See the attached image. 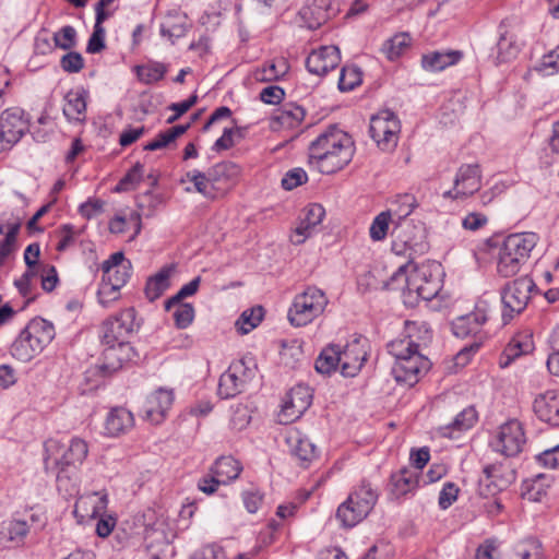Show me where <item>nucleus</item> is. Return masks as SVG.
<instances>
[{
    "mask_svg": "<svg viewBox=\"0 0 559 559\" xmlns=\"http://www.w3.org/2000/svg\"><path fill=\"white\" fill-rule=\"evenodd\" d=\"M431 340L432 333L425 322H406L405 335L388 344V350L395 359L392 374L396 382L413 386L430 369L424 349Z\"/></svg>",
    "mask_w": 559,
    "mask_h": 559,
    "instance_id": "1",
    "label": "nucleus"
},
{
    "mask_svg": "<svg viewBox=\"0 0 559 559\" xmlns=\"http://www.w3.org/2000/svg\"><path fill=\"white\" fill-rule=\"evenodd\" d=\"M354 156L352 138L335 126L320 133L308 146V162L322 174L343 169Z\"/></svg>",
    "mask_w": 559,
    "mask_h": 559,
    "instance_id": "2",
    "label": "nucleus"
},
{
    "mask_svg": "<svg viewBox=\"0 0 559 559\" xmlns=\"http://www.w3.org/2000/svg\"><path fill=\"white\" fill-rule=\"evenodd\" d=\"M53 324L40 317H36L26 324L11 345V355L23 362L32 360L40 354L55 338Z\"/></svg>",
    "mask_w": 559,
    "mask_h": 559,
    "instance_id": "3",
    "label": "nucleus"
},
{
    "mask_svg": "<svg viewBox=\"0 0 559 559\" xmlns=\"http://www.w3.org/2000/svg\"><path fill=\"white\" fill-rule=\"evenodd\" d=\"M537 241L538 236L535 233H516L507 236L498 252V274L502 277L516 275L528 261Z\"/></svg>",
    "mask_w": 559,
    "mask_h": 559,
    "instance_id": "4",
    "label": "nucleus"
},
{
    "mask_svg": "<svg viewBox=\"0 0 559 559\" xmlns=\"http://www.w3.org/2000/svg\"><path fill=\"white\" fill-rule=\"evenodd\" d=\"M392 252L408 259L412 263L427 252L429 245L425 224L420 221L404 219L393 224Z\"/></svg>",
    "mask_w": 559,
    "mask_h": 559,
    "instance_id": "5",
    "label": "nucleus"
},
{
    "mask_svg": "<svg viewBox=\"0 0 559 559\" xmlns=\"http://www.w3.org/2000/svg\"><path fill=\"white\" fill-rule=\"evenodd\" d=\"M378 500L377 491L367 481H361L337 508L336 519L344 527H354L373 509Z\"/></svg>",
    "mask_w": 559,
    "mask_h": 559,
    "instance_id": "6",
    "label": "nucleus"
},
{
    "mask_svg": "<svg viewBox=\"0 0 559 559\" xmlns=\"http://www.w3.org/2000/svg\"><path fill=\"white\" fill-rule=\"evenodd\" d=\"M538 292L537 285L528 275L508 282L500 290L503 323L508 324L514 317L521 314L526 309L533 294Z\"/></svg>",
    "mask_w": 559,
    "mask_h": 559,
    "instance_id": "7",
    "label": "nucleus"
},
{
    "mask_svg": "<svg viewBox=\"0 0 559 559\" xmlns=\"http://www.w3.org/2000/svg\"><path fill=\"white\" fill-rule=\"evenodd\" d=\"M87 453V443L83 439L72 438L61 456L55 459V464L58 467L56 480L59 491H64L68 495L76 492L74 471L84 462Z\"/></svg>",
    "mask_w": 559,
    "mask_h": 559,
    "instance_id": "8",
    "label": "nucleus"
},
{
    "mask_svg": "<svg viewBox=\"0 0 559 559\" xmlns=\"http://www.w3.org/2000/svg\"><path fill=\"white\" fill-rule=\"evenodd\" d=\"M329 300L318 287L308 286L295 296L288 309L287 318L294 326H305L324 312Z\"/></svg>",
    "mask_w": 559,
    "mask_h": 559,
    "instance_id": "9",
    "label": "nucleus"
},
{
    "mask_svg": "<svg viewBox=\"0 0 559 559\" xmlns=\"http://www.w3.org/2000/svg\"><path fill=\"white\" fill-rule=\"evenodd\" d=\"M441 265L437 263L415 267L406 280L407 288L416 292L421 299L431 300L441 289Z\"/></svg>",
    "mask_w": 559,
    "mask_h": 559,
    "instance_id": "10",
    "label": "nucleus"
},
{
    "mask_svg": "<svg viewBox=\"0 0 559 559\" xmlns=\"http://www.w3.org/2000/svg\"><path fill=\"white\" fill-rule=\"evenodd\" d=\"M399 132L400 121L392 111H381L370 120V136L382 151H392L397 145Z\"/></svg>",
    "mask_w": 559,
    "mask_h": 559,
    "instance_id": "11",
    "label": "nucleus"
},
{
    "mask_svg": "<svg viewBox=\"0 0 559 559\" xmlns=\"http://www.w3.org/2000/svg\"><path fill=\"white\" fill-rule=\"evenodd\" d=\"M28 130V120L20 107H11L0 115V152L17 143Z\"/></svg>",
    "mask_w": 559,
    "mask_h": 559,
    "instance_id": "12",
    "label": "nucleus"
},
{
    "mask_svg": "<svg viewBox=\"0 0 559 559\" xmlns=\"http://www.w3.org/2000/svg\"><path fill=\"white\" fill-rule=\"evenodd\" d=\"M139 328L135 321L134 308H127L116 316L108 318L102 326V343L127 341Z\"/></svg>",
    "mask_w": 559,
    "mask_h": 559,
    "instance_id": "13",
    "label": "nucleus"
},
{
    "mask_svg": "<svg viewBox=\"0 0 559 559\" xmlns=\"http://www.w3.org/2000/svg\"><path fill=\"white\" fill-rule=\"evenodd\" d=\"M525 443V435L520 421L513 419L500 426L496 439L491 442L495 451L506 456H515Z\"/></svg>",
    "mask_w": 559,
    "mask_h": 559,
    "instance_id": "14",
    "label": "nucleus"
},
{
    "mask_svg": "<svg viewBox=\"0 0 559 559\" xmlns=\"http://www.w3.org/2000/svg\"><path fill=\"white\" fill-rule=\"evenodd\" d=\"M311 400L309 386L298 384L290 389L277 415L278 423L287 425L298 419L309 408Z\"/></svg>",
    "mask_w": 559,
    "mask_h": 559,
    "instance_id": "15",
    "label": "nucleus"
},
{
    "mask_svg": "<svg viewBox=\"0 0 559 559\" xmlns=\"http://www.w3.org/2000/svg\"><path fill=\"white\" fill-rule=\"evenodd\" d=\"M340 367L344 377H355L361 369L367 359V353L361 338L356 337L352 343L344 347L340 346Z\"/></svg>",
    "mask_w": 559,
    "mask_h": 559,
    "instance_id": "16",
    "label": "nucleus"
},
{
    "mask_svg": "<svg viewBox=\"0 0 559 559\" xmlns=\"http://www.w3.org/2000/svg\"><path fill=\"white\" fill-rule=\"evenodd\" d=\"M340 61L341 52L336 46H322L308 56L306 67L310 73L322 76L334 70Z\"/></svg>",
    "mask_w": 559,
    "mask_h": 559,
    "instance_id": "17",
    "label": "nucleus"
},
{
    "mask_svg": "<svg viewBox=\"0 0 559 559\" xmlns=\"http://www.w3.org/2000/svg\"><path fill=\"white\" fill-rule=\"evenodd\" d=\"M174 402V394L170 390L158 389L147 396L143 406V416L152 424H160Z\"/></svg>",
    "mask_w": 559,
    "mask_h": 559,
    "instance_id": "18",
    "label": "nucleus"
},
{
    "mask_svg": "<svg viewBox=\"0 0 559 559\" xmlns=\"http://www.w3.org/2000/svg\"><path fill=\"white\" fill-rule=\"evenodd\" d=\"M480 170L477 164L462 165L454 179V197L466 198L480 189Z\"/></svg>",
    "mask_w": 559,
    "mask_h": 559,
    "instance_id": "19",
    "label": "nucleus"
},
{
    "mask_svg": "<svg viewBox=\"0 0 559 559\" xmlns=\"http://www.w3.org/2000/svg\"><path fill=\"white\" fill-rule=\"evenodd\" d=\"M325 215V210L321 204H309L305 211L304 216L300 218L299 225L296 227L290 240L295 245H300L310 237L312 230L321 224Z\"/></svg>",
    "mask_w": 559,
    "mask_h": 559,
    "instance_id": "20",
    "label": "nucleus"
},
{
    "mask_svg": "<svg viewBox=\"0 0 559 559\" xmlns=\"http://www.w3.org/2000/svg\"><path fill=\"white\" fill-rule=\"evenodd\" d=\"M533 409L542 421L559 427V391L550 390L538 395Z\"/></svg>",
    "mask_w": 559,
    "mask_h": 559,
    "instance_id": "21",
    "label": "nucleus"
},
{
    "mask_svg": "<svg viewBox=\"0 0 559 559\" xmlns=\"http://www.w3.org/2000/svg\"><path fill=\"white\" fill-rule=\"evenodd\" d=\"M463 58L461 50L447 49L428 51L421 56V67L428 72H440L459 63Z\"/></svg>",
    "mask_w": 559,
    "mask_h": 559,
    "instance_id": "22",
    "label": "nucleus"
},
{
    "mask_svg": "<svg viewBox=\"0 0 559 559\" xmlns=\"http://www.w3.org/2000/svg\"><path fill=\"white\" fill-rule=\"evenodd\" d=\"M334 14L329 0H313L299 11L300 19L309 29H317Z\"/></svg>",
    "mask_w": 559,
    "mask_h": 559,
    "instance_id": "23",
    "label": "nucleus"
},
{
    "mask_svg": "<svg viewBox=\"0 0 559 559\" xmlns=\"http://www.w3.org/2000/svg\"><path fill=\"white\" fill-rule=\"evenodd\" d=\"M286 441L289 444L292 455L304 467H307L318 455L316 445L298 430L290 431Z\"/></svg>",
    "mask_w": 559,
    "mask_h": 559,
    "instance_id": "24",
    "label": "nucleus"
},
{
    "mask_svg": "<svg viewBox=\"0 0 559 559\" xmlns=\"http://www.w3.org/2000/svg\"><path fill=\"white\" fill-rule=\"evenodd\" d=\"M88 93L83 87L69 91L64 96L63 115L70 122H83L86 119V99Z\"/></svg>",
    "mask_w": 559,
    "mask_h": 559,
    "instance_id": "25",
    "label": "nucleus"
},
{
    "mask_svg": "<svg viewBox=\"0 0 559 559\" xmlns=\"http://www.w3.org/2000/svg\"><path fill=\"white\" fill-rule=\"evenodd\" d=\"M238 171V166L230 162L218 163L206 171L218 197H223L227 192Z\"/></svg>",
    "mask_w": 559,
    "mask_h": 559,
    "instance_id": "26",
    "label": "nucleus"
},
{
    "mask_svg": "<svg viewBox=\"0 0 559 559\" xmlns=\"http://www.w3.org/2000/svg\"><path fill=\"white\" fill-rule=\"evenodd\" d=\"M107 495L100 491H94L81 496L76 503L74 512L80 513L82 518L95 519L102 516L107 509Z\"/></svg>",
    "mask_w": 559,
    "mask_h": 559,
    "instance_id": "27",
    "label": "nucleus"
},
{
    "mask_svg": "<svg viewBox=\"0 0 559 559\" xmlns=\"http://www.w3.org/2000/svg\"><path fill=\"white\" fill-rule=\"evenodd\" d=\"M487 321L485 309L479 306L476 311L466 316L460 317L453 323V333L457 337H467L469 335L477 336L480 333L481 325Z\"/></svg>",
    "mask_w": 559,
    "mask_h": 559,
    "instance_id": "28",
    "label": "nucleus"
},
{
    "mask_svg": "<svg viewBox=\"0 0 559 559\" xmlns=\"http://www.w3.org/2000/svg\"><path fill=\"white\" fill-rule=\"evenodd\" d=\"M242 370V361H236L221 376L218 394L222 399L234 397L245 389L240 380V371Z\"/></svg>",
    "mask_w": 559,
    "mask_h": 559,
    "instance_id": "29",
    "label": "nucleus"
},
{
    "mask_svg": "<svg viewBox=\"0 0 559 559\" xmlns=\"http://www.w3.org/2000/svg\"><path fill=\"white\" fill-rule=\"evenodd\" d=\"M134 425L133 414L124 407L112 408L105 421L108 436L117 437L129 431Z\"/></svg>",
    "mask_w": 559,
    "mask_h": 559,
    "instance_id": "30",
    "label": "nucleus"
},
{
    "mask_svg": "<svg viewBox=\"0 0 559 559\" xmlns=\"http://www.w3.org/2000/svg\"><path fill=\"white\" fill-rule=\"evenodd\" d=\"M496 49L497 63L508 62L514 59L521 49L515 35L509 32L503 22L499 25V40L497 43Z\"/></svg>",
    "mask_w": 559,
    "mask_h": 559,
    "instance_id": "31",
    "label": "nucleus"
},
{
    "mask_svg": "<svg viewBox=\"0 0 559 559\" xmlns=\"http://www.w3.org/2000/svg\"><path fill=\"white\" fill-rule=\"evenodd\" d=\"M242 467L233 456H221L211 467V473L216 475L221 484L226 485L238 478Z\"/></svg>",
    "mask_w": 559,
    "mask_h": 559,
    "instance_id": "32",
    "label": "nucleus"
},
{
    "mask_svg": "<svg viewBox=\"0 0 559 559\" xmlns=\"http://www.w3.org/2000/svg\"><path fill=\"white\" fill-rule=\"evenodd\" d=\"M187 32V16L178 11L169 12L160 24V35L174 43L185 36Z\"/></svg>",
    "mask_w": 559,
    "mask_h": 559,
    "instance_id": "33",
    "label": "nucleus"
},
{
    "mask_svg": "<svg viewBox=\"0 0 559 559\" xmlns=\"http://www.w3.org/2000/svg\"><path fill=\"white\" fill-rule=\"evenodd\" d=\"M533 349L531 334L518 335L511 340L503 352V358L500 359L502 368L508 367L516 357L528 354Z\"/></svg>",
    "mask_w": 559,
    "mask_h": 559,
    "instance_id": "34",
    "label": "nucleus"
},
{
    "mask_svg": "<svg viewBox=\"0 0 559 559\" xmlns=\"http://www.w3.org/2000/svg\"><path fill=\"white\" fill-rule=\"evenodd\" d=\"M306 110L295 104V103H285L277 110L274 119L285 128L294 129L298 127L301 121L305 119Z\"/></svg>",
    "mask_w": 559,
    "mask_h": 559,
    "instance_id": "35",
    "label": "nucleus"
},
{
    "mask_svg": "<svg viewBox=\"0 0 559 559\" xmlns=\"http://www.w3.org/2000/svg\"><path fill=\"white\" fill-rule=\"evenodd\" d=\"M416 206V198L413 194L405 193L397 195L386 212L390 213V216L393 218V224H395L400 221L411 219L408 216Z\"/></svg>",
    "mask_w": 559,
    "mask_h": 559,
    "instance_id": "36",
    "label": "nucleus"
},
{
    "mask_svg": "<svg viewBox=\"0 0 559 559\" xmlns=\"http://www.w3.org/2000/svg\"><path fill=\"white\" fill-rule=\"evenodd\" d=\"M477 420V413L474 407L468 406L459 413L449 425L441 428L442 436L452 437L453 432L464 431L474 426Z\"/></svg>",
    "mask_w": 559,
    "mask_h": 559,
    "instance_id": "37",
    "label": "nucleus"
},
{
    "mask_svg": "<svg viewBox=\"0 0 559 559\" xmlns=\"http://www.w3.org/2000/svg\"><path fill=\"white\" fill-rule=\"evenodd\" d=\"M340 345H329L322 349L316 360V370L322 374H330L340 366Z\"/></svg>",
    "mask_w": 559,
    "mask_h": 559,
    "instance_id": "38",
    "label": "nucleus"
},
{
    "mask_svg": "<svg viewBox=\"0 0 559 559\" xmlns=\"http://www.w3.org/2000/svg\"><path fill=\"white\" fill-rule=\"evenodd\" d=\"M28 532L29 525L26 521L13 519L3 524L1 535L3 539H7L19 546L24 543Z\"/></svg>",
    "mask_w": 559,
    "mask_h": 559,
    "instance_id": "39",
    "label": "nucleus"
},
{
    "mask_svg": "<svg viewBox=\"0 0 559 559\" xmlns=\"http://www.w3.org/2000/svg\"><path fill=\"white\" fill-rule=\"evenodd\" d=\"M186 177L193 183L194 190L202 194L204 198L210 200L219 198L212 181H210L207 173L193 169L188 171Z\"/></svg>",
    "mask_w": 559,
    "mask_h": 559,
    "instance_id": "40",
    "label": "nucleus"
},
{
    "mask_svg": "<svg viewBox=\"0 0 559 559\" xmlns=\"http://www.w3.org/2000/svg\"><path fill=\"white\" fill-rule=\"evenodd\" d=\"M170 270L163 269L153 277L148 278L145 285V295L150 301L159 298L169 287Z\"/></svg>",
    "mask_w": 559,
    "mask_h": 559,
    "instance_id": "41",
    "label": "nucleus"
},
{
    "mask_svg": "<svg viewBox=\"0 0 559 559\" xmlns=\"http://www.w3.org/2000/svg\"><path fill=\"white\" fill-rule=\"evenodd\" d=\"M263 316L264 311L261 306L245 310L235 323L237 332L241 335L248 334L259 325Z\"/></svg>",
    "mask_w": 559,
    "mask_h": 559,
    "instance_id": "42",
    "label": "nucleus"
},
{
    "mask_svg": "<svg viewBox=\"0 0 559 559\" xmlns=\"http://www.w3.org/2000/svg\"><path fill=\"white\" fill-rule=\"evenodd\" d=\"M134 71L139 81L144 84H153L165 76L167 68L160 62H151L145 66H135Z\"/></svg>",
    "mask_w": 559,
    "mask_h": 559,
    "instance_id": "43",
    "label": "nucleus"
},
{
    "mask_svg": "<svg viewBox=\"0 0 559 559\" xmlns=\"http://www.w3.org/2000/svg\"><path fill=\"white\" fill-rule=\"evenodd\" d=\"M409 44L411 38L408 34H396L383 43L381 50L388 59L395 60L403 53Z\"/></svg>",
    "mask_w": 559,
    "mask_h": 559,
    "instance_id": "44",
    "label": "nucleus"
},
{
    "mask_svg": "<svg viewBox=\"0 0 559 559\" xmlns=\"http://www.w3.org/2000/svg\"><path fill=\"white\" fill-rule=\"evenodd\" d=\"M394 490L397 495H406L416 488L418 478L416 473L408 468H403L391 477Z\"/></svg>",
    "mask_w": 559,
    "mask_h": 559,
    "instance_id": "45",
    "label": "nucleus"
},
{
    "mask_svg": "<svg viewBox=\"0 0 559 559\" xmlns=\"http://www.w3.org/2000/svg\"><path fill=\"white\" fill-rule=\"evenodd\" d=\"M362 81L360 68L354 64L344 66L340 73L338 88L342 92H348L358 86Z\"/></svg>",
    "mask_w": 559,
    "mask_h": 559,
    "instance_id": "46",
    "label": "nucleus"
},
{
    "mask_svg": "<svg viewBox=\"0 0 559 559\" xmlns=\"http://www.w3.org/2000/svg\"><path fill=\"white\" fill-rule=\"evenodd\" d=\"M122 287V280L115 281V284L110 283V278L108 282L102 278L99 284V288L97 292L98 301L102 306L108 307L110 302L117 300L120 296V288Z\"/></svg>",
    "mask_w": 559,
    "mask_h": 559,
    "instance_id": "47",
    "label": "nucleus"
},
{
    "mask_svg": "<svg viewBox=\"0 0 559 559\" xmlns=\"http://www.w3.org/2000/svg\"><path fill=\"white\" fill-rule=\"evenodd\" d=\"M128 224H132L134 227V234L131 237V239H133L141 230V214L138 212H132L128 219L124 216H115L109 222V230L112 234H123Z\"/></svg>",
    "mask_w": 559,
    "mask_h": 559,
    "instance_id": "48",
    "label": "nucleus"
},
{
    "mask_svg": "<svg viewBox=\"0 0 559 559\" xmlns=\"http://www.w3.org/2000/svg\"><path fill=\"white\" fill-rule=\"evenodd\" d=\"M106 347L103 352V362L99 366L103 373H112L119 370L124 364L120 360L118 352L116 349V343H103Z\"/></svg>",
    "mask_w": 559,
    "mask_h": 559,
    "instance_id": "49",
    "label": "nucleus"
},
{
    "mask_svg": "<svg viewBox=\"0 0 559 559\" xmlns=\"http://www.w3.org/2000/svg\"><path fill=\"white\" fill-rule=\"evenodd\" d=\"M162 203V195L155 194L152 191H146L136 198L138 207L146 217L152 216Z\"/></svg>",
    "mask_w": 559,
    "mask_h": 559,
    "instance_id": "50",
    "label": "nucleus"
},
{
    "mask_svg": "<svg viewBox=\"0 0 559 559\" xmlns=\"http://www.w3.org/2000/svg\"><path fill=\"white\" fill-rule=\"evenodd\" d=\"M390 223L393 224V218L389 212L384 211L378 214L369 229L371 239L374 241L383 240L388 234Z\"/></svg>",
    "mask_w": 559,
    "mask_h": 559,
    "instance_id": "51",
    "label": "nucleus"
},
{
    "mask_svg": "<svg viewBox=\"0 0 559 559\" xmlns=\"http://www.w3.org/2000/svg\"><path fill=\"white\" fill-rule=\"evenodd\" d=\"M143 178V165L136 163L118 182L115 188L117 192L132 190Z\"/></svg>",
    "mask_w": 559,
    "mask_h": 559,
    "instance_id": "52",
    "label": "nucleus"
},
{
    "mask_svg": "<svg viewBox=\"0 0 559 559\" xmlns=\"http://www.w3.org/2000/svg\"><path fill=\"white\" fill-rule=\"evenodd\" d=\"M56 47L63 50H70L76 45V31L71 25L63 26L59 32L53 34Z\"/></svg>",
    "mask_w": 559,
    "mask_h": 559,
    "instance_id": "53",
    "label": "nucleus"
},
{
    "mask_svg": "<svg viewBox=\"0 0 559 559\" xmlns=\"http://www.w3.org/2000/svg\"><path fill=\"white\" fill-rule=\"evenodd\" d=\"M483 473L486 478L490 480L489 486L493 485L497 489L501 490L509 486L511 483L510 477H504L502 474V465L491 464L484 467Z\"/></svg>",
    "mask_w": 559,
    "mask_h": 559,
    "instance_id": "54",
    "label": "nucleus"
},
{
    "mask_svg": "<svg viewBox=\"0 0 559 559\" xmlns=\"http://www.w3.org/2000/svg\"><path fill=\"white\" fill-rule=\"evenodd\" d=\"M173 318L178 329L188 328L194 319V308L191 304L178 305L174 309Z\"/></svg>",
    "mask_w": 559,
    "mask_h": 559,
    "instance_id": "55",
    "label": "nucleus"
},
{
    "mask_svg": "<svg viewBox=\"0 0 559 559\" xmlns=\"http://www.w3.org/2000/svg\"><path fill=\"white\" fill-rule=\"evenodd\" d=\"M285 61L271 62L257 72V79L260 81H274L280 79L286 72Z\"/></svg>",
    "mask_w": 559,
    "mask_h": 559,
    "instance_id": "56",
    "label": "nucleus"
},
{
    "mask_svg": "<svg viewBox=\"0 0 559 559\" xmlns=\"http://www.w3.org/2000/svg\"><path fill=\"white\" fill-rule=\"evenodd\" d=\"M307 173L302 168H293L288 170L282 179L283 189L290 191L307 181Z\"/></svg>",
    "mask_w": 559,
    "mask_h": 559,
    "instance_id": "57",
    "label": "nucleus"
},
{
    "mask_svg": "<svg viewBox=\"0 0 559 559\" xmlns=\"http://www.w3.org/2000/svg\"><path fill=\"white\" fill-rule=\"evenodd\" d=\"M60 66L68 73H78L84 67V59L81 53L70 51L61 58Z\"/></svg>",
    "mask_w": 559,
    "mask_h": 559,
    "instance_id": "58",
    "label": "nucleus"
},
{
    "mask_svg": "<svg viewBox=\"0 0 559 559\" xmlns=\"http://www.w3.org/2000/svg\"><path fill=\"white\" fill-rule=\"evenodd\" d=\"M516 556L519 559H540V544L535 539H527L518 545Z\"/></svg>",
    "mask_w": 559,
    "mask_h": 559,
    "instance_id": "59",
    "label": "nucleus"
},
{
    "mask_svg": "<svg viewBox=\"0 0 559 559\" xmlns=\"http://www.w3.org/2000/svg\"><path fill=\"white\" fill-rule=\"evenodd\" d=\"M536 70L545 72L548 75L559 71V46L542 58Z\"/></svg>",
    "mask_w": 559,
    "mask_h": 559,
    "instance_id": "60",
    "label": "nucleus"
},
{
    "mask_svg": "<svg viewBox=\"0 0 559 559\" xmlns=\"http://www.w3.org/2000/svg\"><path fill=\"white\" fill-rule=\"evenodd\" d=\"M104 205L105 202L99 199H88L80 205L79 212L84 218L91 219L104 212Z\"/></svg>",
    "mask_w": 559,
    "mask_h": 559,
    "instance_id": "61",
    "label": "nucleus"
},
{
    "mask_svg": "<svg viewBox=\"0 0 559 559\" xmlns=\"http://www.w3.org/2000/svg\"><path fill=\"white\" fill-rule=\"evenodd\" d=\"M459 488L453 483H445L439 495V507L448 509L457 499Z\"/></svg>",
    "mask_w": 559,
    "mask_h": 559,
    "instance_id": "62",
    "label": "nucleus"
},
{
    "mask_svg": "<svg viewBox=\"0 0 559 559\" xmlns=\"http://www.w3.org/2000/svg\"><path fill=\"white\" fill-rule=\"evenodd\" d=\"M285 96V92L282 87L278 85H270L264 87L260 92V99L270 105H277L280 104Z\"/></svg>",
    "mask_w": 559,
    "mask_h": 559,
    "instance_id": "63",
    "label": "nucleus"
},
{
    "mask_svg": "<svg viewBox=\"0 0 559 559\" xmlns=\"http://www.w3.org/2000/svg\"><path fill=\"white\" fill-rule=\"evenodd\" d=\"M537 462L545 467L558 468L559 467V444L543 451L536 456Z\"/></svg>",
    "mask_w": 559,
    "mask_h": 559,
    "instance_id": "64",
    "label": "nucleus"
}]
</instances>
